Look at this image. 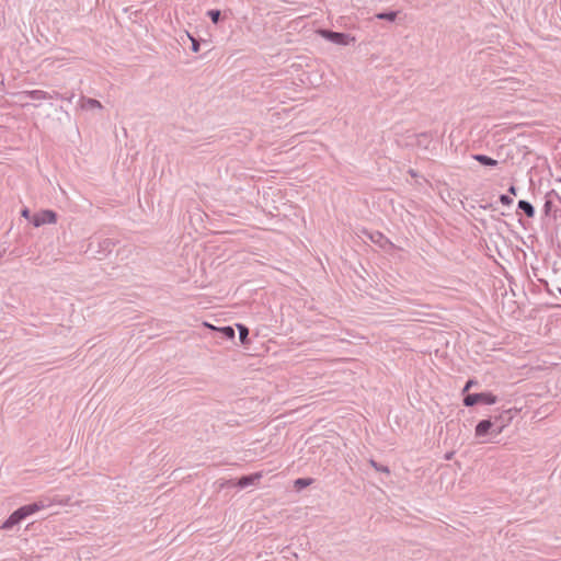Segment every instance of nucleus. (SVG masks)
Masks as SVG:
<instances>
[{
  "mask_svg": "<svg viewBox=\"0 0 561 561\" xmlns=\"http://www.w3.org/2000/svg\"><path fill=\"white\" fill-rule=\"evenodd\" d=\"M44 508L43 504H30L20 507L15 512H13L9 518L4 522L3 528H11L13 525L20 523L22 519L26 518L27 516L41 511Z\"/></svg>",
  "mask_w": 561,
  "mask_h": 561,
  "instance_id": "1",
  "label": "nucleus"
},
{
  "mask_svg": "<svg viewBox=\"0 0 561 561\" xmlns=\"http://www.w3.org/2000/svg\"><path fill=\"white\" fill-rule=\"evenodd\" d=\"M317 33L321 37L339 46H347L355 42V37L346 33L332 32L328 30H318Z\"/></svg>",
  "mask_w": 561,
  "mask_h": 561,
  "instance_id": "2",
  "label": "nucleus"
},
{
  "mask_svg": "<svg viewBox=\"0 0 561 561\" xmlns=\"http://www.w3.org/2000/svg\"><path fill=\"white\" fill-rule=\"evenodd\" d=\"M496 401H497V398L490 392L468 394L463 400L465 405H467V407H472L477 403L491 405V404L496 403Z\"/></svg>",
  "mask_w": 561,
  "mask_h": 561,
  "instance_id": "3",
  "label": "nucleus"
},
{
  "mask_svg": "<svg viewBox=\"0 0 561 561\" xmlns=\"http://www.w3.org/2000/svg\"><path fill=\"white\" fill-rule=\"evenodd\" d=\"M56 221L57 214L49 209L41 210L32 216V224L36 228L46 224H56Z\"/></svg>",
  "mask_w": 561,
  "mask_h": 561,
  "instance_id": "4",
  "label": "nucleus"
},
{
  "mask_svg": "<svg viewBox=\"0 0 561 561\" xmlns=\"http://www.w3.org/2000/svg\"><path fill=\"white\" fill-rule=\"evenodd\" d=\"M493 424L490 420H483L481 422L478 423V425L476 426V436L477 437H482L484 435H486L491 428H492Z\"/></svg>",
  "mask_w": 561,
  "mask_h": 561,
  "instance_id": "5",
  "label": "nucleus"
},
{
  "mask_svg": "<svg viewBox=\"0 0 561 561\" xmlns=\"http://www.w3.org/2000/svg\"><path fill=\"white\" fill-rule=\"evenodd\" d=\"M213 332H217L221 337L233 340L234 339V330L232 327H215L213 325Z\"/></svg>",
  "mask_w": 561,
  "mask_h": 561,
  "instance_id": "6",
  "label": "nucleus"
},
{
  "mask_svg": "<svg viewBox=\"0 0 561 561\" xmlns=\"http://www.w3.org/2000/svg\"><path fill=\"white\" fill-rule=\"evenodd\" d=\"M262 477L261 473H254V474H251V476H245V477H242L239 481H238V485L240 488H247L248 485H251L253 484L255 481L260 480Z\"/></svg>",
  "mask_w": 561,
  "mask_h": 561,
  "instance_id": "7",
  "label": "nucleus"
},
{
  "mask_svg": "<svg viewBox=\"0 0 561 561\" xmlns=\"http://www.w3.org/2000/svg\"><path fill=\"white\" fill-rule=\"evenodd\" d=\"M473 159L477 160L478 162H480L481 164L483 165H488V167H495L497 165V161L488 157V156H484V154H474L473 156Z\"/></svg>",
  "mask_w": 561,
  "mask_h": 561,
  "instance_id": "8",
  "label": "nucleus"
},
{
  "mask_svg": "<svg viewBox=\"0 0 561 561\" xmlns=\"http://www.w3.org/2000/svg\"><path fill=\"white\" fill-rule=\"evenodd\" d=\"M518 207L528 216V217H534L535 215V209L533 207V205L527 202V201H519L518 203Z\"/></svg>",
  "mask_w": 561,
  "mask_h": 561,
  "instance_id": "9",
  "label": "nucleus"
},
{
  "mask_svg": "<svg viewBox=\"0 0 561 561\" xmlns=\"http://www.w3.org/2000/svg\"><path fill=\"white\" fill-rule=\"evenodd\" d=\"M26 95L33 100H46L48 98L47 93L41 90H34L26 92Z\"/></svg>",
  "mask_w": 561,
  "mask_h": 561,
  "instance_id": "10",
  "label": "nucleus"
},
{
  "mask_svg": "<svg viewBox=\"0 0 561 561\" xmlns=\"http://www.w3.org/2000/svg\"><path fill=\"white\" fill-rule=\"evenodd\" d=\"M237 328L239 330V339H240V342L242 344H245L247 343V340H248V335H249V330L247 327H244L243 324H237Z\"/></svg>",
  "mask_w": 561,
  "mask_h": 561,
  "instance_id": "11",
  "label": "nucleus"
},
{
  "mask_svg": "<svg viewBox=\"0 0 561 561\" xmlns=\"http://www.w3.org/2000/svg\"><path fill=\"white\" fill-rule=\"evenodd\" d=\"M376 18L379 20L394 21L397 18V12L378 13Z\"/></svg>",
  "mask_w": 561,
  "mask_h": 561,
  "instance_id": "12",
  "label": "nucleus"
},
{
  "mask_svg": "<svg viewBox=\"0 0 561 561\" xmlns=\"http://www.w3.org/2000/svg\"><path fill=\"white\" fill-rule=\"evenodd\" d=\"M310 483H311L310 479H297L295 481V486H297L298 489H302V488L310 485Z\"/></svg>",
  "mask_w": 561,
  "mask_h": 561,
  "instance_id": "13",
  "label": "nucleus"
},
{
  "mask_svg": "<svg viewBox=\"0 0 561 561\" xmlns=\"http://www.w3.org/2000/svg\"><path fill=\"white\" fill-rule=\"evenodd\" d=\"M370 465L377 470V471H381V472H385V473H389V469L388 467H385V466H380L378 465L376 461L374 460H370Z\"/></svg>",
  "mask_w": 561,
  "mask_h": 561,
  "instance_id": "14",
  "label": "nucleus"
},
{
  "mask_svg": "<svg viewBox=\"0 0 561 561\" xmlns=\"http://www.w3.org/2000/svg\"><path fill=\"white\" fill-rule=\"evenodd\" d=\"M500 201H501V203H502L503 205H507V206H510V205H512V204H513V199H512L510 196H507V195H501V196H500Z\"/></svg>",
  "mask_w": 561,
  "mask_h": 561,
  "instance_id": "15",
  "label": "nucleus"
},
{
  "mask_svg": "<svg viewBox=\"0 0 561 561\" xmlns=\"http://www.w3.org/2000/svg\"><path fill=\"white\" fill-rule=\"evenodd\" d=\"M21 215L26 218V219H30L32 221V216L31 215V211L28 210V208H24L22 211H21Z\"/></svg>",
  "mask_w": 561,
  "mask_h": 561,
  "instance_id": "16",
  "label": "nucleus"
},
{
  "mask_svg": "<svg viewBox=\"0 0 561 561\" xmlns=\"http://www.w3.org/2000/svg\"><path fill=\"white\" fill-rule=\"evenodd\" d=\"M190 39L192 42V49L194 51H198V46H199L198 43L194 38H192V37H190Z\"/></svg>",
  "mask_w": 561,
  "mask_h": 561,
  "instance_id": "17",
  "label": "nucleus"
},
{
  "mask_svg": "<svg viewBox=\"0 0 561 561\" xmlns=\"http://www.w3.org/2000/svg\"><path fill=\"white\" fill-rule=\"evenodd\" d=\"M219 15H220V12L219 11H215L213 10V23H217L218 19H219Z\"/></svg>",
  "mask_w": 561,
  "mask_h": 561,
  "instance_id": "18",
  "label": "nucleus"
},
{
  "mask_svg": "<svg viewBox=\"0 0 561 561\" xmlns=\"http://www.w3.org/2000/svg\"><path fill=\"white\" fill-rule=\"evenodd\" d=\"M508 192H510L511 194H514V195H515V194H516V188H515V186H511V187H510V190H508Z\"/></svg>",
  "mask_w": 561,
  "mask_h": 561,
  "instance_id": "19",
  "label": "nucleus"
},
{
  "mask_svg": "<svg viewBox=\"0 0 561 561\" xmlns=\"http://www.w3.org/2000/svg\"><path fill=\"white\" fill-rule=\"evenodd\" d=\"M550 205H551V202H549V201H548V202H546V204H545V208H546V210H547V211L549 210Z\"/></svg>",
  "mask_w": 561,
  "mask_h": 561,
  "instance_id": "20",
  "label": "nucleus"
},
{
  "mask_svg": "<svg viewBox=\"0 0 561 561\" xmlns=\"http://www.w3.org/2000/svg\"><path fill=\"white\" fill-rule=\"evenodd\" d=\"M502 431H503V426L499 427V428L495 431V434H496V435H499V434H501V433H502Z\"/></svg>",
  "mask_w": 561,
  "mask_h": 561,
  "instance_id": "21",
  "label": "nucleus"
},
{
  "mask_svg": "<svg viewBox=\"0 0 561 561\" xmlns=\"http://www.w3.org/2000/svg\"><path fill=\"white\" fill-rule=\"evenodd\" d=\"M469 387H472V381H469L466 387H465V390H467Z\"/></svg>",
  "mask_w": 561,
  "mask_h": 561,
  "instance_id": "22",
  "label": "nucleus"
},
{
  "mask_svg": "<svg viewBox=\"0 0 561 561\" xmlns=\"http://www.w3.org/2000/svg\"><path fill=\"white\" fill-rule=\"evenodd\" d=\"M90 103L98 106L100 105L98 101H90Z\"/></svg>",
  "mask_w": 561,
  "mask_h": 561,
  "instance_id": "23",
  "label": "nucleus"
},
{
  "mask_svg": "<svg viewBox=\"0 0 561 561\" xmlns=\"http://www.w3.org/2000/svg\"><path fill=\"white\" fill-rule=\"evenodd\" d=\"M453 454H447L446 459H451Z\"/></svg>",
  "mask_w": 561,
  "mask_h": 561,
  "instance_id": "24",
  "label": "nucleus"
}]
</instances>
